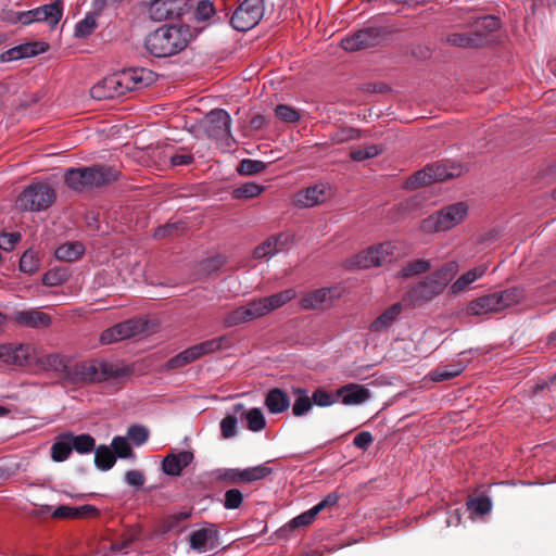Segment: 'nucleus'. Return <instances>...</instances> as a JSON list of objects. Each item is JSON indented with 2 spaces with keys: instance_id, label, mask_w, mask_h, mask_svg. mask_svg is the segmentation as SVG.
<instances>
[{
  "instance_id": "1",
  "label": "nucleus",
  "mask_w": 556,
  "mask_h": 556,
  "mask_svg": "<svg viewBox=\"0 0 556 556\" xmlns=\"http://www.w3.org/2000/svg\"><path fill=\"white\" fill-rule=\"evenodd\" d=\"M192 33L184 24L163 25L144 38V48L155 58H169L179 54L191 42Z\"/></svg>"
},
{
  "instance_id": "2",
  "label": "nucleus",
  "mask_w": 556,
  "mask_h": 556,
  "mask_svg": "<svg viewBox=\"0 0 556 556\" xmlns=\"http://www.w3.org/2000/svg\"><path fill=\"white\" fill-rule=\"evenodd\" d=\"M295 295L296 292L294 289H286L269 296L254 299L245 305L229 312L224 318V325L228 328L235 327L266 316L270 312L290 302Z\"/></svg>"
},
{
  "instance_id": "3",
  "label": "nucleus",
  "mask_w": 556,
  "mask_h": 556,
  "mask_svg": "<svg viewBox=\"0 0 556 556\" xmlns=\"http://www.w3.org/2000/svg\"><path fill=\"white\" fill-rule=\"evenodd\" d=\"M128 369L115 363L89 361L72 364L66 380L73 383H94L128 375Z\"/></svg>"
},
{
  "instance_id": "4",
  "label": "nucleus",
  "mask_w": 556,
  "mask_h": 556,
  "mask_svg": "<svg viewBox=\"0 0 556 556\" xmlns=\"http://www.w3.org/2000/svg\"><path fill=\"white\" fill-rule=\"evenodd\" d=\"M117 172L111 166L71 168L65 174L66 185L76 191L101 187L114 180Z\"/></svg>"
},
{
  "instance_id": "5",
  "label": "nucleus",
  "mask_w": 556,
  "mask_h": 556,
  "mask_svg": "<svg viewBox=\"0 0 556 556\" xmlns=\"http://www.w3.org/2000/svg\"><path fill=\"white\" fill-rule=\"evenodd\" d=\"M467 213L468 206L465 202L453 203L422 219L419 228L426 232L447 231L460 224Z\"/></svg>"
},
{
  "instance_id": "6",
  "label": "nucleus",
  "mask_w": 556,
  "mask_h": 556,
  "mask_svg": "<svg viewBox=\"0 0 556 556\" xmlns=\"http://www.w3.org/2000/svg\"><path fill=\"white\" fill-rule=\"evenodd\" d=\"M54 190L47 184H35L26 188L17 198L16 206L24 211L47 210L54 201Z\"/></svg>"
},
{
  "instance_id": "7",
  "label": "nucleus",
  "mask_w": 556,
  "mask_h": 556,
  "mask_svg": "<svg viewBox=\"0 0 556 556\" xmlns=\"http://www.w3.org/2000/svg\"><path fill=\"white\" fill-rule=\"evenodd\" d=\"M264 11V0H244L232 13L230 24L239 31H248L260 23Z\"/></svg>"
},
{
  "instance_id": "8",
  "label": "nucleus",
  "mask_w": 556,
  "mask_h": 556,
  "mask_svg": "<svg viewBox=\"0 0 556 556\" xmlns=\"http://www.w3.org/2000/svg\"><path fill=\"white\" fill-rule=\"evenodd\" d=\"M454 269L455 266L451 263L422 279L419 278V300H431L440 294L452 280Z\"/></svg>"
},
{
  "instance_id": "9",
  "label": "nucleus",
  "mask_w": 556,
  "mask_h": 556,
  "mask_svg": "<svg viewBox=\"0 0 556 556\" xmlns=\"http://www.w3.org/2000/svg\"><path fill=\"white\" fill-rule=\"evenodd\" d=\"M396 245L393 242H384L370 247L356 254L353 264L359 268L379 267L393 260Z\"/></svg>"
},
{
  "instance_id": "10",
  "label": "nucleus",
  "mask_w": 556,
  "mask_h": 556,
  "mask_svg": "<svg viewBox=\"0 0 556 556\" xmlns=\"http://www.w3.org/2000/svg\"><path fill=\"white\" fill-rule=\"evenodd\" d=\"M129 91V86L124 75V71L114 73L90 89V96L92 99L101 101L105 99H113L122 97Z\"/></svg>"
},
{
  "instance_id": "11",
  "label": "nucleus",
  "mask_w": 556,
  "mask_h": 556,
  "mask_svg": "<svg viewBox=\"0 0 556 556\" xmlns=\"http://www.w3.org/2000/svg\"><path fill=\"white\" fill-rule=\"evenodd\" d=\"M416 304V291L412 289L401 302H397L386 309L379 315L369 326V329L375 332L383 331L390 328L397 317L413 309Z\"/></svg>"
},
{
  "instance_id": "12",
  "label": "nucleus",
  "mask_w": 556,
  "mask_h": 556,
  "mask_svg": "<svg viewBox=\"0 0 556 556\" xmlns=\"http://www.w3.org/2000/svg\"><path fill=\"white\" fill-rule=\"evenodd\" d=\"M230 126L231 118L223 109L212 110L203 118L205 134L216 140H228L231 137Z\"/></svg>"
},
{
  "instance_id": "13",
  "label": "nucleus",
  "mask_w": 556,
  "mask_h": 556,
  "mask_svg": "<svg viewBox=\"0 0 556 556\" xmlns=\"http://www.w3.org/2000/svg\"><path fill=\"white\" fill-rule=\"evenodd\" d=\"M146 324L139 319H128L104 330L100 336L102 344H111L141 333Z\"/></svg>"
},
{
  "instance_id": "14",
  "label": "nucleus",
  "mask_w": 556,
  "mask_h": 556,
  "mask_svg": "<svg viewBox=\"0 0 556 556\" xmlns=\"http://www.w3.org/2000/svg\"><path fill=\"white\" fill-rule=\"evenodd\" d=\"M463 173V167L458 164L433 163L419 170V185H431L444 181L450 178L458 177Z\"/></svg>"
},
{
  "instance_id": "15",
  "label": "nucleus",
  "mask_w": 556,
  "mask_h": 556,
  "mask_svg": "<svg viewBox=\"0 0 556 556\" xmlns=\"http://www.w3.org/2000/svg\"><path fill=\"white\" fill-rule=\"evenodd\" d=\"M381 38L380 29L377 27H367L342 39L341 47L345 51H357L371 48L379 43Z\"/></svg>"
},
{
  "instance_id": "16",
  "label": "nucleus",
  "mask_w": 556,
  "mask_h": 556,
  "mask_svg": "<svg viewBox=\"0 0 556 556\" xmlns=\"http://www.w3.org/2000/svg\"><path fill=\"white\" fill-rule=\"evenodd\" d=\"M218 533L214 525H208L191 532L189 545L192 549L204 553L217 546Z\"/></svg>"
},
{
  "instance_id": "17",
  "label": "nucleus",
  "mask_w": 556,
  "mask_h": 556,
  "mask_svg": "<svg viewBox=\"0 0 556 556\" xmlns=\"http://www.w3.org/2000/svg\"><path fill=\"white\" fill-rule=\"evenodd\" d=\"M338 402L352 406L365 403L370 399V391L357 383H348L337 390Z\"/></svg>"
},
{
  "instance_id": "18",
  "label": "nucleus",
  "mask_w": 556,
  "mask_h": 556,
  "mask_svg": "<svg viewBox=\"0 0 556 556\" xmlns=\"http://www.w3.org/2000/svg\"><path fill=\"white\" fill-rule=\"evenodd\" d=\"M329 195V188L326 185L319 184L298 192L294 202L300 206L312 207L324 203Z\"/></svg>"
},
{
  "instance_id": "19",
  "label": "nucleus",
  "mask_w": 556,
  "mask_h": 556,
  "mask_svg": "<svg viewBox=\"0 0 556 556\" xmlns=\"http://www.w3.org/2000/svg\"><path fill=\"white\" fill-rule=\"evenodd\" d=\"M11 319L16 324L29 328H47L51 324V317L36 308L17 311Z\"/></svg>"
},
{
  "instance_id": "20",
  "label": "nucleus",
  "mask_w": 556,
  "mask_h": 556,
  "mask_svg": "<svg viewBox=\"0 0 556 556\" xmlns=\"http://www.w3.org/2000/svg\"><path fill=\"white\" fill-rule=\"evenodd\" d=\"M47 50V45L43 42H26L18 46H15L7 51L2 52L0 55L1 62H11L21 60L24 58H30L38 55Z\"/></svg>"
},
{
  "instance_id": "21",
  "label": "nucleus",
  "mask_w": 556,
  "mask_h": 556,
  "mask_svg": "<svg viewBox=\"0 0 556 556\" xmlns=\"http://www.w3.org/2000/svg\"><path fill=\"white\" fill-rule=\"evenodd\" d=\"M192 460L193 454L189 451L172 453L164 457L162 469L168 476H179Z\"/></svg>"
},
{
  "instance_id": "22",
  "label": "nucleus",
  "mask_w": 556,
  "mask_h": 556,
  "mask_svg": "<svg viewBox=\"0 0 556 556\" xmlns=\"http://www.w3.org/2000/svg\"><path fill=\"white\" fill-rule=\"evenodd\" d=\"M180 10L177 0H150L148 14L154 22H162Z\"/></svg>"
},
{
  "instance_id": "23",
  "label": "nucleus",
  "mask_w": 556,
  "mask_h": 556,
  "mask_svg": "<svg viewBox=\"0 0 556 556\" xmlns=\"http://www.w3.org/2000/svg\"><path fill=\"white\" fill-rule=\"evenodd\" d=\"M129 91L139 90L150 86L155 80V74L144 67L124 70Z\"/></svg>"
},
{
  "instance_id": "24",
  "label": "nucleus",
  "mask_w": 556,
  "mask_h": 556,
  "mask_svg": "<svg viewBox=\"0 0 556 556\" xmlns=\"http://www.w3.org/2000/svg\"><path fill=\"white\" fill-rule=\"evenodd\" d=\"M235 414H239L241 419L248 424V429L253 432L262 431L266 427V420L262 410L257 407L245 409L244 405L237 403L233 405Z\"/></svg>"
},
{
  "instance_id": "25",
  "label": "nucleus",
  "mask_w": 556,
  "mask_h": 556,
  "mask_svg": "<svg viewBox=\"0 0 556 556\" xmlns=\"http://www.w3.org/2000/svg\"><path fill=\"white\" fill-rule=\"evenodd\" d=\"M332 289L321 288L305 293L301 299V306L304 309H319L331 303Z\"/></svg>"
},
{
  "instance_id": "26",
  "label": "nucleus",
  "mask_w": 556,
  "mask_h": 556,
  "mask_svg": "<svg viewBox=\"0 0 556 556\" xmlns=\"http://www.w3.org/2000/svg\"><path fill=\"white\" fill-rule=\"evenodd\" d=\"M498 300H496L494 292L480 296L473 301H471L466 312L470 316H480L484 314H494L498 313Z\"/></svg>"
},
{
  "instance_id": "27",
  "label": "nucleus",
  "mask_w": 556,
  "mask_h": 556,
  "mask_svg": "<svg viewBox=\"0 0 556 556\" xmlns=\"http://www.w3.org/2000/svg\"><path fill=\"white\" fill-rule=\"evenodd\" d=\"M62 13L63 3L61 0H56L52 3L36 8L35 15L38 16V22H45L49 26L54 27L60 22Z\"/></svg>"
},
{
  "instance_id": "28",
  "label": "nucleus",
  "mask_w": 556,
  "mask_h": 556,
  "mask_svg": "<svg viewBox=\"0 0 556 556\" xmlns=\"http://www.w3.org/2000/svg\"><path fill=\"white\" fill-rule=\"evenodd\" d=\"M446 42L459 48H478L485 43V38L482 34H465L453 33L446 36Z\"/></svg>"
},
{
  "instance_id": "29",
  "label": "nucleus",
  "mask_w": 556,
  "mask_h": 556,
  "mask_svg": "<svg viewBox=\"0 0 556 556\" xmlns=\"http://www.w3.org/2000/svg\"><path fill=\"white\" fill-rule=\"evenodd\" d=\"M265 405L271 414H280L290 407V399L286 391L275 388L268 391Z\"/></svg>"
},
{
  "instance_id": "30",
  "label": "nucleus",
  "mask_w": 556,
  "mask_h": 556,
  "mask_svg": "<svg viewBox=\"0 0 556 556\" xmlns=\"http://www.w3.org/2000/svg\"><path fill=\"white\" fill-rule=\"evenodd\" d=\"M494 294L496 300H498L497 306L500 312L518 304L526 296L525 290L518 287L494 292Z\"/></svg>"
},
{
  "instance_id": "31",
  "label": "nucleus",
  "mask_w": 556,
  "mask_h": 556,
  "mask_svg": "<svg viewBox=\"0 0 556 556\" xmlns=\"http://www.w3.org/2000/svg\"><path fill=\"white\" fill-rule=\"evenodd\" d=\"M486 267L484 265L477 266L463 274L452 286L451 291L454 294L465 291L472 282L482 277Z\"/></svg>"
},
{
  "instance_id": "32",
  "label": "nucleus",
  "mask_w": 556,
  "mask_h": 556,
  "mask_svg": "<svg viewBox=\"0 0 556 556\" xmlns=\"http://www.w3.org/2000/svg\"><path fill=\"white\" fill-rule=\"evenodd\" d=\"M293 395H295L296 399L292 405V414L296 417L306 415L313 407L312 396L302 388L293 389Z\"/></svg>"
},
{
  "instance_id": "33",
  "label": "nucleus",
  "mask_w": 556,
  "mask_h": 556,
  "mask_svg": "<svg viewBox=\"0 0 556 556\" xmlns=\"http://www.w3.org/2000/svg\"><path fill=\"white\" fill-rule=\"evenodd\" d=\"M72 453L67 432L61 433L51 446V457L54 462H64Z\"/></svg>"
},
{
  "instance_id": "34",
  "label": "nucleus",
  "mask_w": 556,
  "mask_h": 556,
  "mask_svg": "<svg viewBox=\"0 0 556 556\" xmlns=\"http://www.w3.org/2000/svg\"><path fill=\"white\" fill-rule=\"evenodd\" d=\"M84 253V245L79 242H67L55 250L56 258L65 262H74Z\"/></svg>"
},
{
  "instance_id": "35",
  "label": "nucleus",
  "mask_w": 556,
  "mask_h": 556,
  "mask_svg": "<svg viewBox=\"0 0 556 556\" xmlns=\"http://www.w3.org/2000/svg\"><path fill=\"white\" fill-rule=\"evenodd\" d=\"M199 358H200L199 352H198L195 345H192V346L186 349L185 351L180 352L176 356L172 357L166 363V367L168 369L181 368Z\"/></svg>"
},
{
  "instance_id": "36",
  "label": "nucleus",
  "mask_w": 556,
  "mask_h": 556,
  "mask_svg": "<svg viewBox=\"0 0 556 556\" xmlns=\"http://www.w3.org/2000/svg\"><path fill=\"white\" fill-rule=\"evenodd\" d=\"M68 440L71 443L72 451H76L79 454H87L94 450L96 441L90 434H78L75 435L67 432Z\"/></svg>"
},
{
  "instance_id": "37",
  "label": "nucleus",
  "mask_w": 556,
  "mask_h": 556,
  "mask_svg": "<svg viewBox=\"0 0 556 556\" xmlns=\"http://www.w3.org/2000/svg\"><path fill=\"white\" fill-rule=\"evenodd\" d=\"M464 367L462 364H448L437 367L430 375V380L434 382H442L450 380L462 374Z\"/></svg>"
},
{
  "instance_id": "38",
  "label": "nucleus",
  "mask_w": 556,
  "mask_h": 556,
  "mask_svg": "<svg viewBox=\"0 0 556 556\" xmlns=\"http://www.w3.org/2000/svg\"><path fill=\"white\" fill-rule=\"evenodd\" d=\"M116 462L113 451L106 445H100L94 451V464L101 470L111 469Z\"/></svg>"
},
{
  "instance_id": "39",
  "label": "nucleus",
  "mask_w": 556,
  "mask_h": 556,
  "mask_svg": "<svg viewBox=\"0 0 556 556\" xmlns=\"http://www.w3.org/2000/svg\"><path fill=\"white\" fill-rule=\"evenodd\" d=\"M282 236L277 238H270L265 241L263 244L258 245L254 250V256L256 258H264L275 255L276 253L281 251V241Z\"/></svg>"
},
{
  "instance_id": "40",
  "label": "nucleus",
  "mask_w": 556,
  "mask_h": 556,
  "mask_svg": "<svg viewBox=\"0 0 556 556\" xmlns=\"http://www.w3.org/2000/svg\"><path fill=\"white\" fill-rule=\"evenodd\" d=\"M273 472L271 468L266 465H257L241 469L242 482H254L265 479Z\"/></svg>"
},
{
  "instance_id": "41",
  "label": "nucleus",
  "mask_w": 556,
  "mask_h": 556,
  "mask_svg": "<svg viewBox=\"0 0 556 556\" xmlns=\"http://www.w3.org/2000/svg\"><path fill=\"white\" fill-rule=\"evenodd\" d=\"M501 27V21L498 17L494 15H485L479 18L475 24V34H485L493 33ZM486 39V37H484Z\"/></svg>"
},
{
  "instance_id": "42",
  "label": "nucleus",
  "mask_w": 556,
  "mask_h": 556,
  "mask_svg": "<svg viewBox=\"0 0 556 556\" xmlns=\"http://www.w3.org/2000/svg\"><path fill=\"white\" fill-rule=\"evenodd\" d=\"M43 366L47 369L61 372L66 379V370L72 364H67L66 359L60 354L47 355L42 361Z\"/></svg>"
},
{
  "instance_id": "43",
  "label": "nucleus",
  "mask_w": 556,
  "mask_h": 556,
  "mask_svg": "<svg viewBox=\"0 0 556 556\" xmlns=\"http://www.w3.org/2000/svg\"><path fill=\"white\" fill-rule=\"evenodd\" d=\"M227 341H228L227 337L222 336V337L206 340L204 342L195 344V348L199 352L200 357H202L204 355L220 351L225 346Z\"/></svg>"
},
{
  "instance_id": "44",
  "label": "nucleus",
  "mask_w": 556,
  "mask_h": 556,
  "mask_svg": "<svg viewBox=\"0 0 556 556\" xmlns=\"http://www.w3.org/2000/svg\"><path fill=\"white\" fill-rule=\"evenodd\" d=\"M381 149L376 144H368L362 148L352 149L350 157L355 162L365 161L377 156Z\"/></svg>"
},
{
  "instance_id": "45",
  "label": "nucleus",
  "mask_w": 556,
  "mask_h": 556,
  "mask_svg": "<svg viewBox=\"0 0 556 556\" xmlns=\"http://www.w3.org/2000/svg\"><path fill=\"white\" fill-rule=\"evenodd\" d=\"M313 404L320 407L331 406L338 402V392L331 393L324 389H317L312 395Z\"/></svg>"
},
{
  "instance_id": "46",
  "label": "nucleus",
  "mask_w": 556,
  "mask_h": 556,
  "mask_svg": "<svg viewBox=\"0 0 556 556\" xmlns=\"http://www.w3.org/2000/svg\"><path fill=\"white\" fill-rule=\"evenodd\" d=\"M263 191V187L255 182H247L233 190L236 199H250L257 197Z\"/></svg>"
},
{
  "instance_id": "47",
  "label": "nucleus",
  "mask_w": 556,
  "mask_h": 556,
  "mask_svg": "<svg viewBox=\"0 0 556 556\" xmlns=\"http://www.w3.org/2000/svg\"><path fill=\"white\" fill-rule=\"evenodd\" d=\"M185 230V225L181 222L168 223L160 226L154 231L156 239H163L170 236H177Z\"/></svg>"
},
{
  "instance_id": "48",
  "label": "nucleus",
  "mask_w": 556,
  "mask_h": 556,
  "mask_svg": "<svg viewBox=\"0 0 556 556\" xmlns=\"http://www.w3.org/2000/svg\"><path fill=\"white\" fill-rule=\"evenodd\" d=\"M214 478L217 481H225L229 483H238L242 482L241 469L238 468H228V469H217L213 472Z\"/></svg>"
},
{
  "instance_id": "49",
  "label": "nucleus",
  "mask_w": 556,
  "mask_h": 556,
  "mask_svg": "<svg viewBox=\"0 0 556 556\" xmlns=\"http://www.w3.org/2000/svg\"><path fill=\"white\" fill-rule=\"evenodd\" d=\"M266 168V164L258 160H242L239 165V173L241 175H255L263 172Z\"/></svg>"
},
{
  "instance_id": "50",
  "label": "nucleus",
  "mask_w": 556,
  "mask_h": 556,
  "mask_svg": "<svg viewBox=\"0 0 556 556\" xmlns=\"http://www.w3.org/2000/svg\"><path fill=\"white\" fill-rule=\"evenodd\" d=\"M112 448L114 455L118 456L119 458H127L132 456V450L129 445V442L124 437H115L112 440Z\"/></svg>"
},
{
  "instance_id": "51",
  "label": "nucleus",
  "mask_w": 556,
  "mask_h": 556,
  "mask_svg": "<svg viewBox=\"0 0 556 556\" xmlns=\"http://www.w3.org/2000/svg\"><path fill=\"white\" fill-rule=\"evenodd\" d=\"M96 26L97 22L94 16L87 15L85 18H83L76 24L75 36L79 38H85L94 30Z\"/></svg>"
},
{
  "instance_id": "52",
  "label": "nucleus",
  "mask_w": 556,
  "mask_h": 556,
  "mask_svg": "<svg viewBox=\"0 0 556 556\" xmlns=\"http://www.w3.org/2000/svg\"><path fill=\"white\" fill-rule=\"evenodd\" d=\"M275 112L277 117L286 123H295L301 117L300 113L296 110L285 104L277 105Z\"/></svg>"
},
{
  "instance_id": "53",
  "label": "nucleus",
  "mask_w": 556,
  "mask_h": 556,
  "mask_svg": "<svg viewBox=\"0 0 556 556\" xmlns=\"http://www.w3.org/2000/svg\"><path fill=\"white\" fill-rule=\"evenodd\" d=\"M127 437L132 443L139 446L148 440L149 431L143 426L135 425L129 427L127 431Z\"/></svg>"
},
{
  "instance_id": "54",
  "label": "nucleus",
  "mask_w": 556,
  "mask_h": 556,
  "mask_svg": "<svg viewBox=\"0 0 556 556\" xmlns=\"http://www.w3.org/2000/svg\"><path fill=\"white\" fill-rule=\"evenodd\" d=\"M243 502V495L238 489H230L224 495V506L226 509H237Z\"/></svg>"
},
{
  "instance_id": "55",
  "label": "nucleus",
  "mask_w": 556,
  "mask_h": 556,
  "mask_svg": "<svg viewBox=\"0 0 556 556\" xmlns=\"http://www.w3.org/2000/svg\"><path fill=\"white\" fill-rule=\"evenodd\" d=\"M237 422L236 416L228 415L220 421V432L224 439H230L237 434Z\"/></svg>"
},
{
  "instance_id": "56",
  "label": "nucleus",
  "mask_w": 556,
  "mask_h": 556,
  "mask_svg": "<svg viewBox=\"0 0 556 556\" xmlns=\"http://www.w3.org/2000/svg\"><path fill=\"white\" fill-rule=\"evenodd\" d=\"M31 348L29 345H14V353L12 358L13 365H26L30 358Z\"/></svg>"
},
{
  "instance_id": "57",
  "label": "nucleus",
  "mask_w": 556,
  "mask_h": 556,
  "mask_svg": "<svg viewBox=\"0 0 556 556\" xmlns=\"http://www.w3.org/2000/svg\"><path fill=\"white\" fill-rule=\"evenodd\" d=\"M469 508L479 515H485L491 510L492 503L489 497L479 496L469 502Z\"/></svg>"
},
{
  "instance_id": "58",
  "label": "nucleus",
  "mask_w": 556,
  "mask_h": 556,
  "mask_svg": "<svg viewBox=\"0 0 556 556\" xmlns=\"http://www.w3.org/2000/svg\"><path fill=\"white\" fill-rule=\"evenodd\" d=\"M359 137L358 130L354 128H343L334 131L331 135V140L334 143H342L351 140H355Z\"/></svg>"
},
{
  "instance_id": "59",
  "label": "nucleus",
  "mask_w": 556,
  "mask_h": 556,
  "mask_svg": "<svg viewBox=\"0 0 556 556\" xmlns=\"http://www.w3.org/2000/svg\"><path fill=\"white\" fill-rule=\"evenodd\" d=\"M20 268L22 271L33 274L38 268V260L35 258L31 251H26L20 261Z\"/></svg>"
},
{
  "instance_id": "60",
  "label": "nucleus",
  "mask_w": 556,
  "mask_h": 556,
  "mask_svg": "<svg viewBox=\"0 0 556 556\" xmlns=\"http://www.w3.org/2000/svg\"><path fill=\"white\" fill-rule=\"evenodd\" d=\"M317 515H318V513L315 510L314 507H312L311 509H308V510L302 513L301 515L296 516L295 518H293L290 521V525L293 528L311 525L315 520Z\"/></svg>"
},
{
  "instance_id": "61",
  "label": "nucleus",
  "mask_w": 556,
  "mask_h": 556,
  "mask_svg": "<svg viewBox=\"0 0 556 556\" xmlns=\"http://www.w3.org/2000/svg\"><path fill=\"white\" fill-rule=\"evenodd\" d=\"M66 279V274L63 270L55 269V270H49L43 275L42 282L46 286H59L63 283Z\"/></svg>"
},
{
  "instance_id": "62",
  "label": "nucleus",
  "mask_w": 556,
  "mask_h": 556,
  "mask_svg": "<svg viewBox=\"0 0 556 556\" xmlns=\"http://www.w3.org/2000/svg\"><path fill=\"white\" fill-rule=\"evenodd\" d=\"M214 13L215 10L212 1L202 0L198 3L195 14L199 20H208Z\"/></svg>"
},
{
  "instance_id": "63",
  "label": "nucleus",
  "mask_w": 556,
  "mask_h": 556,
  "mask_svg": "<svg viewBox=\"0 0 556 556\" xmlns=\"http://www.w3.org/2000/svg\"><path fill=\"white\" fill-rule=\"evenodd\" d=\"M20 239L21 235L17 232L2 233L0 235V248L4 251H11Z\"/></svg>"
},
{
  "instance_id": "64",
  "label": "nucleus",
  "mask_w": 556,
  "mask_h": 556,
  "mask_svg": "<svg viewBox=\"0 0 556 556\" xmlns=\"http://www.w3.org/2000/svg\"><path fill=\"white\" fill-rule=\"evenodd\" d=\"M52 517L58 519H76L77 509H75V507L61 505L53 510Z\"/></svg>"
}]
</instances>
